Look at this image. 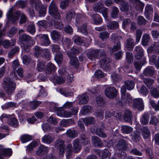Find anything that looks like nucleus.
Here are the masks:
<instances>
[{"label":"nucleus","instance_id":"21","mask_svg":"<svg viewBox=\"0 0 159 159\" xmlns=\"http://www.w3.org/2000/svg\"><path fill=\"white\" fill-rule=\"evenodd\" d=\"M132 119V115L131 111L129 110L125 111L124 114V119L126 122H131Z\"/></svg>","mask_w":159,"mask_h":159},{"label":"nucleus","instance_id":"17","mask_svg":"<svg viewBox=\"0 0 159 159\" xmlns=\"http://www.w3.org/2000/svg\"><path fill=\"white\" fill-rule=\"evenodd\" d=\"M66 135L68 137L73 139L77 136V132L75 129H70L67 130Z\"/></svg>","mask_w":159,"mask_h":159},{"label":"nucleus","instance_id":"18","mask_svg":"<svg viewBox=\"0 0 159 159\" xmlns=\"http://www.w3.org/2000/svg\"><path fill=\"white\" fill-rule=\"evenodd\" d=\"M122 114L121 113H118L115 112H111L107 111L105 112V116L106 118H109L112 116H114L116 118L120 119L121 117Z\"/></svg>","mask_w":159,"mask_h":159},{"label":"nucleus","instance_id":"20","mask_svg":"<svg viewBox=\"0 0 159 159\" xmlns=\"http://www.w3.org/2000/svg\"><path fill=\"white\" fill-rule=\"evenodd\" d=\"M91 16L95 24L98 25L102 22V19L99 15L97 14H94Z\"/></svg>","mask_w":159,"mask_h":159},{"label":"nucleus","instance_id":"15","mask_svg":"<svg viewBox=\"0 0 159 159\" xmlns=\"http://www.w3.org/2000/svg\"><path fill=\"white\" fill-rule=\"evenodd\" d=\"M100 52V51L97 49L90 50L88 52L87 56L89 59L92 60L95 58Z\"/></svg>","mask_w":159,"mask_h":159},{"label":"nucleus","instance_id":"58","mask_svg":"<svg viewBox=\"0 0 159 159\" xmlns=\"http://www.w3.org/2000/svg\"><path fill=\"white\" fill-rule=\"evenodd\" d=\"M142 134L144 139L148 138L149 136V131L147 127H144L142 129Z\"/></svg>","mask_w":159,"mask_h":159},{"label":"nucleus","instance_id":"24","mask_svg":"<svg viewBox=\"0 0 159 159\" xmlns=\"http://www.w3.org/2000/svg\"><path fill=\"white\" fill-rule=\"evenodd\" d=\"M103 129L98 127H95V134L99 137L102 138H106L107 135L106 134L103 132Z\"/></svg>","mask_w":159,"mask_h":159},{"label":"nucleus","instance_id":"50","mask_svg":"<svg viewBox=\"0 0 159 159\" xmlns=\"http://www.w3.org/2000/svg\"><path fill=\"white\" fill-rule=\"evenodd\" d=\"M19 39L21 41L27 42L30 40V37L27 34H24L20 36Z\"/></svg>","mask_w":159,"mask_h":159},{"label":"nucleus","instance_id":"4","mask_svg":"<svg viewBox=\"0 0 159 159\" xmlns=\"http://www.w3.org/2000/svg\"><path fill=\"white\" fill-rule=\"evenodd\" d=\"M13 9L10 8L7 13V19L11 21L13 23H16L18 21L21 14V11H17L14 13H13Z\"/></svg>","mask_w":159,"mask_h":159},{"label":"nucleus","instance_id":"23","mask_svg":"<svg viewBox=\"0 0 159 159\" xmlns=\"http://www.w3.org/2000/svg\"><path fill=\"white\" fill-rule=\"evenodd\" d=\"M0 151H1L4 157L11 156L12 153L11 150L10 149L3 148L1 145H0Z\"/></svg>","mask_w":159,"mask_h":159},{"label":"nucleus","instance_id":"49","mask_svg":"<svg viewBox=\"0 0 159 159\" xmlns=\"http://www.w3.org/2000/svg\"><path fill=\"white\" fill-rule=\"evenodd\" d=\"M8 124L9 125L14 127H17L18 125V121L16 119L14 118L8 121Z\"/></svg>","mask_w":159,"mask_h":159},{"label":"nucleus","instance_id":"2","mask_svg":"<svg viewBox=\"0 0 159 159\" xmlns=\"http://www.w3.org/2000/svg\"><path fill=\"white\" fill-rule=\"evenodd\" d=\"M3 86L5 92L7 94L10 95L14 93L16 84L11 79L7 78L4 81Z\"/></svg>","mask_w":159,"mask_h":159},{"label":"nucleus","instance_id":"29","mask_svg":"<svg viewBox=\"0 0 159 159\" xmlns=\"http://www.w3.org/2000/svg\"><path fill=\"white\" fill-rule=\"evenodd\" d=\"M122 102H123L126 104H129L132 100V97L130 94L127 93L124 95V97H121Z\"/></svg>","mask_w":159,"mask_h":159},{"label":"nucleus","instance_id":"36","mask_svg":"<svg viewBox=\"0 0 159 159\" xmlns=\"http://www.w3.org/2000/svg\"><path fill=\"white\" fill-rule=\"evenodd\" d=\"M102 159H109L111 157V153L107 149H105L102 152Z\"/></svg>","mask_w":159,"mask_h":159},{"label":"nucleus","instance_id":"27","mask_svg":"<svg viewBox=\"0 0 159 159\" xmlns=\"http://www.w3.org/2000/svg\"><path fill=\"white\" fill-rule=\"evenodd\" d=\"M65 17L68 21H71L72 19H73L75 17L74 12L72 10L68 11L66 14Z\"/></svg>","mask_w":159,"mask_h":159},{"label":"nucleus","instance_id":"44","mask_svg":"<svg viewBox=\"0 0 159 159\" xmlns=\"http://www.w3.org/2000/svg\"><path fill=\"white\" fill-rule=\"evenodd\" d=\"M55 146L57 148L65 146L64 141L60 139H58L55 142Z\"/></svg>","mask_w":159,"mask_h":159},{"label":"nucleus","instance_id":"51","mask_svg":"<svg viewBox=\"0 0 159 159\" xmlns=\"http://www.w3.org/2000/svg\"><path fill=\"white\" fill-rule=\"evenodd\" d=\"M149 39V36L148 34H145L143 35L142 41V43L144 46L147 45Z\"/></svg>","mask_w":159,"mask_h":159},{"label":"nucleus","instance_id":"3","mask_svg":"<svg viewBox=\"0 0 159 159\" xmlns=\"http://www.w3.org/2000/svg\"><path fill=\"white\" fill-rule=\"evenodd\" d=\"M49 14L56 20H59L61 18V13L55 3L52 2L49 6Z\"/></svg>","mask_w":159,"mask_h":159},{"label":"nucleus","instance_id":"12","mask_svg":"<svg viewBox=\"0 0 159 159\" xmlns=\"http://www.w3.org/2000/svg\"><path fill=\"white\" fill-rule=\"evenodd\" d=\"M56 69L55 65L51 62H48L46 66L45 70L46 74H50L52 72H54Z\"/></svg>","mask_w":159,"mask_h":159},{"label":"nucleus","instance_id":"55","mask_svg":"<svg viewBox=\"0 0 159 159\" xmlns=\"http://www.w3.org/2000/svg\"><path fill=\"white\" fill-rule=\"evenodd\" d=\"M126 59L128 63L130 64L133 61L132 54L130 52H127L126 53Z\"/></svg>","mask_w":159,"mask_h":159},{"label":"nucleus","instance_id":"60","mask_svg":"<svg viewBox=\"0 0 159 159\" xmlns=\"http://www.w3.org/2000/svg\"><path fill=\"white\" fill-rule=\"evenodd\" d=\"M48 121L54 125H56L58 123L57 119L52 116H51L48 118Z\"/></svg>","mask_w":159,"mask_h":159},{"label":"nucleus","instance_id":"19","mask_svg":"<svg viewBox=\"0 0 159 159\" xmlns=\"http://www.w3.org/2000/svg\"><path fill=\"white\" fill-rule=\"evenodd\" d=\"M89 100L88 96L86 94H83L79 96V104L80 105L87 103Z\"/></svg>","mask_w":159,"mask_h":159},{"label":"nucleus","instance_id":"9","mask_svg":"<svg viewBox=\"0 0 159 159\" xmlns=\"http://www.w3.org/2000/svg\"><path fill=\"white\" fill-rule=\"evenodd\" d=\"M39 38L41 39L42 45L44 46H48L51 43V41L47 34L38 35Z\"/></svg>","mask_w":159,"mask_h":159},{"label":"nucleus","instance_id":"59","mask_svg":"<svg viewBox=\"0 0 159 159\" xmlns=\"http://www.w3.org/2000/svg\"><path fill=\"white\" fill-rule=\"evenodd\" d=\"M139 133L138 131H134L133 134L131 135L132 140L135 142H136L138 141L139 140Z\"/></svg>","mask_w":159,"mask_h":159},{"label":"nucleus","instance_id":"8","mask_svg":"<svg viewBox=\"0 0 159 159\" xmlns=\"http://www.w3.org/2000/svg\"><path fill=\"white\" fill-rule=\"evenodd\" d=\"M91 139L92 143L93 146L100 147L102 146L103 145L101 139L97 136H92Z\"/></svg>","mask_w":159,"mask_h":159},{"label":"nucleus","instance_id":"46","mask_svg":"<svg viewBox=\"0 0 159 159\" xmlns=\"http://www.w3.org/2000/svg\"><path fill=\"white\" fill-rule=\"evenodd\" d=\"M73 39L74 43L78 45L84 42V40L78 35H75Z\"/></svg>","mask_w":159,"mask_h":159},{"label":"nucleus","instance_id":"39","mask_svg":"<svg viewBox=\"0 0 159 159\" xmlns=\"http://www.w3.org/2000/svg\"><path fill=\"white\" fill-rule=\"evenodd\" d=\"M79 52L80 51L78 49L72 48L70 49V51L67 52V54L69 57H70L74 56L75 54H78Z\"/></svg>","mask_w":159,"mask_h":159},{"label":"nucleus","instance_id":"38","mask_svg":"<svg viewBox=\"0 0 159 159\" xmlns=\"http://www.w3.org/2000/svg\"><path fill=\"white\" fill-rule=\"evenodd\" d=\"M82 25L78 28V30L83 34L86 35L87 34V25L86 23L81 24Z\"/></svg>","mask_w":159,"mask_h":159},{"label":"nucleus","instance_id":"11","mask_svg":"<svg viewBox=\"0 0 159 159\" xmlns=\"http://www.w3.org/2000/svg\"><path fill=\"white\" fill-rule=\"evenodd\" d=\"M50 35L52 40L55 41H58L61 38V35L59 31L53 30L50 32Z\"/></svg>","mask_w":159,"mask_h":159},{"label":"nucleus","instance_id":"61","mask_svg":"<svg viewBox=\"0 0 159 159\" xmlns=\"http://www.w3.org/2000/svg\"><path fill=\"white\" fill-rule=\"evenodd\" d=\"M104 111L101 109H98L95 112V116L101 119H102L103 117Z\"/></svg>","mask_w":159,"mask_h":159},{"label":"nucleus","instance_id":"30","mask_svg":"<svg viewBox=\"0 0 159 159\" xmlns=\"http://www.w3.org/2000/svg\"><path fill=\"white\" fill-rule=\"evenodd\" d=\"M62 42L64 47L66 48H68L72 43L70 40L67 38H63Z\"/></svg>","mask_w":159,"mask_h":159},{"label":"nucleus","instance_id":"40","mask_svg":"<svg viewBox=\"0 0 159 159\" xmlns=\"http://www.w3.org/2000/svg\"><path fill=\"white\" fill-rule=\"evenodd\" d=\"M125 85L128 90H131L134 89V83L132 80H127L125 82Z\"/></svg>","mask_w":159,"mask_h":159},{"label":"nucleus","instance_id":"45","mask_svg":"<svg viewBox=\"0 0 159 159\" xmlns=\"http://www.w3.org/2000/svg\"><path fill=\"white\" fill-rule=\"evenodd\" d=\"M40 89L39 90V93L37 94V98L42 97L46 96L47 95L46 91L44 90L43 87L42 86H40Z\"/></svg>","mask_w":159,"mask_h":159},{"label":"nucleus","instance_id":"42","mask_svg":"<svg viewBox=\"0 0 159 159\" xmlns=\"http://www.w3.org/2000/svg\"><path fill=\"white\" fill-rule=\"evenodd\" d=\"M96 100L97 104L98 106H102L104 105L105 103V101L101 96H97L96 98Z\"/></svg>","mask_w":159,"mask_h":159},{"label":"nucleus","instance_id":"52","mask_svg":"<svg viewBox=\"0 0 159 159\" xmlns=\"http://www.w3.org/2000/svg\"><path fill=\"white\" fill-rule=\"evenodd\" d=\"M144 83L148 87H150L154 83V81L151 79H144L143 80Z\"/></svg>","mask_w":159,"mask_h":159},{"label":"nucleus","instance_id":"35","mask_svg":"<svg viewBox=\"0 0 159 159\" xmlns=\"http://www.w3.org/2000/svg\"><path fill=\"white\" fill-rule=\"evenodd\" d=\"M122 132L125 134H130L133 131V128L129 126L123 125L121 127Z\"/></svg>","mask_w":159,"mask_h":159},{"label":"nucleus","instance_id":"37","mask_svg":"<svg viewBox=\"0 0 159 159\" xmlns=\"http://www.w3.org/2000/svg\"><path fill=\"white\" fill-rule=\"evenodd\" d=\"M134 45L135 44L133 42V39H129L127 40L126 47L128 50H130L132 49Z\"/></svg>","mask_w":159,"mask_h":159},{"label":"nucleus","instance_id":"26","mask_svg":"<svg viewBox=\"0 0 159 159\" xmlns=\"http://www.w3.org/2000/svg\"><path fill=\"white\" fill-rule=\"evenodd\" d=\"M92 107L89 105H86L83 106L81 108V113L82 115H85L90 113L92 111Z\"/></svg>","mask_w":159,"mask_h":159},{"label":"nucleus","instance_id":"6","mask_svg":"<svg viewBox=\"0 0 159 159\" xmlns=\"http://www.w3.org/2000/svg\"><path fill=\"white\" fill-rule=\"evenodd\" d=\"M116 147L117 149L121 151L129 150L128 143L123 139H121L118 141L116 145Z\"/></svg>","mask_w":159,"mask_h":159},{"label":"nucleus","instance_id":"13","mask_svg":"<svg viewBox=\"0 0 159 159\" xmlns=\"http://www.w3.org/2000/svg\"><path fill=\"white\" fill-rule=\"evenodd\" d=\"M72 143L73 145V151L74 152H77L80 150L81 146L80 144L79 139H77L74 140Z\"/></svg>","mask_w":159,"mask_h":159},{"label":"nucleus","instance_id":"32","mask_svg":"<svg viewBox=\"0 0 159 159\" xmlns=\"http://www.w3.org/2000/svg\"><path fill=\"white\" fill-rule=\"evenodd\" d=\"M83 122L86 125L94 124L95 122V118L93 117H88L84 118Z\"/></svg>","mask_w":159,"mask_h":159},{"label":"nucleus","instance_id":"47","mask_svg":"<svg viewBox=\"0 0 159 159\" xmlns=\"http://www.w3.org/2000/svg\"><path fill=\"white\" fill-rule=\"evenodd\" d=\"M121 10L122 11H127L129 9L130 7L128 3L126 2H124L121 4Z\"/></svg>","mask_w":159,"mask_h":159},{"label":"nucleus","instance_id":"28","mask_svg":"<svg viewBox=\"0 0 159 159\" xmlns=\"http://www.w3.org/2000/svg\"><path fill=\"white\" fill-rule=\"evenodd\" d=\"M154 72V69L152 66L148 67L143 71V73L146 76L152 75Z\"/></svg>","mask_w":159,"mask_h":159},{"label":"nucleus","instance_id":"16","mask_svg":"<svg viewBox=\"0 0 159 159\" xmlns=\"http://www.w3.org/2000/svg\"><path fill=\"white\" fill-rule=\"evenodd\" d=\"M70 58L69 64L70 65L73 66L74 67L77 68L79 66V62L77 57L75 56L69 57Z\"/></svg>","mask_w":159,"mask_h":159},{"label":"nucleus","instance_id":"64","mask_svg":"<svg viewBox=\"0 0 159 159\" xmlns=\"http://www.w3.org/2000/svg\"><path fill=\"white\" fill-rule=\"evenodd\" d=\"M133 4V7L137 10L139 9V0H129Z\"/></svg>","mask_w":159,"mask_h":159},{"label":"nucleus","instance_id":"7","mask_svg":"<svg viewBox=\"0 0 159 159\" xmlns=\"http://www.w3.org/2000/svg\"><path fill=\"white\" fill-rule=\"evenodd\" d=\"M57 111V115L60 116L65 117H70L72 116V114L70 111H67L63 110L61 107H55Z\"/></svg>","mask_w":159,"mask_h":159},{"label":"nucleus","instance_id":"1","mask_svg":"<svg viewBox=\"0 0 159 159\" xmlns=\"http://www.w3.org/2000/svg\"><path fill=\"white\" fill-rule=\"evenodd\" d=\"M30 6L34 7L36 10H38L39 16V17L44 16L46 13L47 5L41 4L40 0H29Z\"/></svg>","mask_w":159,"mask_h":159},{"label":"nucleus","instance_id":"22","mask_svg":"<svg viewBox=\"0 0 159 159\" xmlns=\"http://www.w3.org/2000/svg\"><path fill=\"white\" fill-rule=\"evenodd\" d=\"M84 19V18L81 14H77L76 16V21L75 22V24L76 26L80 27L81 25L83 23Z\"/></svg>","mask_w":159,"mask_h":159},{"label":"nucleus","instance_id":"43","mask_svg":"<svg viewBox=\"0 0 159 159\" xmlns=\"http://www.w3.org/2000/svg\"><path fill=\"white\" fill-rule=\"evenodd\" d=\"M32 137L31 136L25 134L22 136L20 137V140L23 143H25L32 140Z\"/></svg>","mask_w":159,"mask_h":159},{"label":"nucleus","instance_id":"10","mask_svg":"<svg viewBox=\"0 0 159 159\" xmlns=\"http://www.w3.org/2000/svg\"><path fill=\"white\" fill-rule=\"evenodd\" d=\"M110 59L106 57L103 58L100 61V66L101 68L104 70H106L109 66Z\"/></svg>","mask_w":159,"mask_h":159},{"label":"nucleus","instance_id":"53","mask_svg":"<svg viewBox=\"0 0 159 159\" xmlns=\"http://www.w3.org/2000/svg\"><path fill=\"white\" fill-rule=\"evenodd\" d=\"M109 35L107 31L103 32L100 33L99 37L103 41L109 37Z\"/></svg>","mask_w":159,"mask_h":159},{"label":"nucleus","instance_id":"5","mask_svg":"<svg viewBox=\"0 0 159 159\" xmlns=\"http://www.w3.org/2000/svg\"><path fill=\"white\" fill-rule=\"evenodd\" d=\"M104 93L108 98L110 99H113L117 97L118 92L115 88L110 86L105 90Z\"/></svg>","mask_w":159,"mask_h":159},{"label":"nucleus","instance_id":"48","mask_svg":"<svg viewBox=\"0 0 159 159\" xmlns=\"http://www.w3.org/2000/svg\"><path fill=\"white\" fill-rule=\"evenodd\" d=\"M149 116L148 114L145 113L141 119V123L143 125H146L148 122L149 119Z\"/></svg>","mask_w":159,"mask_h":159},{"label":"nucleus","instance_id":"54","mask_svg":"<svg viewBox=\"0 0 159 159\" xmlns=\"http://www.w3.org/2000/svg\"><path fill=\"white\" fill-rule=\"evenodd\" d=\"M151 95L155 98L159 97V91L155 88H152L151 89Z\"/></svg>","mask_w":159,"mask_h":159},{"label":"nucleus","instance_id":"62","mask_svg":"<svg viewBox=\"0 0 159 159\" xmlns=\"http://www.w3.org/2000/svg\"><path fill=\"white\" fill-rule=\"evenodd\" d=\"M80 138L84 145L87 144L89 142V139L84 134H83L81 135Z\"/></svg>","mask_w":159,"mask_h":159},{"label":"nucleus","instance_id":"25","mask_svg":"<svg viewBox=\"0 0 159 159\" xmlns=\"http://www.w3.org/2000/svg\"><path fill=\"white\" fill-rule=\"evenodd\" d=\"M107 26L108 29L114 30L117 29L119 27V23L115 21H110Z\"/></svg>","mask_w":159,"mask_h":159},{"label":"nucleus","instance_id":"63","mask_svg":"<svg viewBox=\"0 0 159 159\" xmlns=\"http://www.w3.org/2000/svg\"><path fill=\"white\" fill-rule=\"evenodd\" d=\"M69 3V0H64L60 2V7L61 9L64 10L67 7Z\"/></svg>","mask_w":159,"mask_h":159},{"label":"nucleus","instance_id":"57","mask_svg":"<svg viewBox=\"0 0 159 159\" xmlns=\"http://www.w3.org/2000/svg\"><path fill=\"white\" fill-rule=\"evenodd\" d=\"M45 63L43 62H38L37 69L39 71H42L45 70Z\"/></svg>","mask_w":159,"mask_h":159},{"label":"nucleus","instance_id":"56","mask_svg":"<svg viewBox=\"0 0 159 159\" xmlns=\"http://www.w3.org/2000/svg\"><path fill=\"white\" fill-rule=\"evenodd\" d=\"M55 59L58 64L61 62L63 60V55L61 53L57 54L55 57Z\"/></svg>","mask_w":159,"mask_h":159},{"label":"nucleus","instance_id":"34","mask_svg":"<svg viewBox=\"0 0 159 159\" xmlns=\"http://www.w3.org/2000/svg\"><path fill=\"white\" fill-rule=\"evenodd\" d=\"M41 102L37 101H33L29 102V106L31 108L34 110L39 106L41 104Z\"/></svg>","mask_w":159,"mask_h":159},{"label":"nucleus","instance_id":"33","mask_svg":"<svg viewBox=\"0 0 159 159\" xmlns=\"http://www.w3.org/2000/svg\"><path fill=\"white\" fill-rule=\"evenodd\" d=\"M104 7L103 3L98 2L94 4L93 7V10L96 12H99Z\"/></svg>","mask_w":159,"mask_h":159},{"label":"nucleus","instance_id":"14","mask_svg":"<svg viewBox=\"0 0 159 159\" xmlns=\"http://www.w3.org/2000/svg\"><path fill=\"white\" fill-rule=\"evenodd\" d=\"M49 150V148L48 147L41 145L39 147L38 150L36 151V153L37 155L41 156L44 153L47 152Z\"/></svg>","mask_w":159,"mask_h":159},{"label":"nucleus","instance_id":"41","mask_svg":"<svg viewBox=\"0 0 159 159\" xmlns=\"http://www.w3.org/2000/svg\"><path fill=\"white\" fill-rule=\"evenodd\" d=\"M119 12L118 9L117 7H113L111 14V17L114 18H116L118 15Z\"/></svg>","mask_w":159,"mask_h":159},{"label":"nucleus","instance_id":"31","mask_svg":"<svg viewBox=\"0 0 159 159\" xmlns=\"http://www.w3.org/2000/svg\"><path fill=\"white\" fill-rule=\"evenodd\" d=\"M54 139V137H52L48 135H44L42 138V140L43 142L49 144L52 142Z\"/></svg>","mask_w":159,"mask_h":159}]
</instances>
